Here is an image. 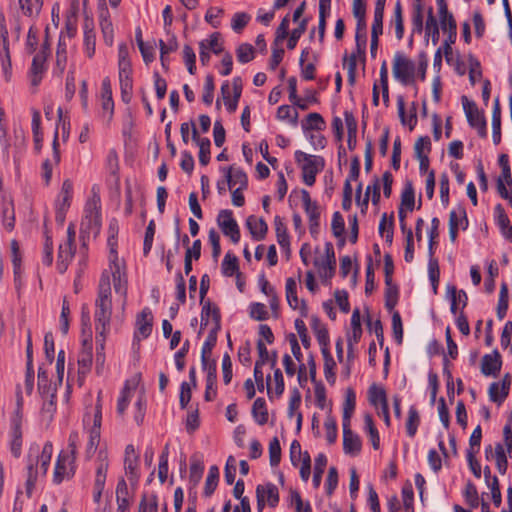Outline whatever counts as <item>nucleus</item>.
<instances>
[{"label": "nucleus", "mask_w": 512, "mask_h": 512, "mask_svg": "<svg viewBox=\"0 0 512 512\" xmlns=\"http://www.w3.org/2000/svg\"><path fill=\"white\" fill-rule=\"evenodd\" d=\"M111 286L118 296V303L115 310V319L122 322L125 319L127 296H128V274L124 258L119 257L114 243L110 241V251L107 256V266L102 271L98 297L96 299V309L94 317L99 320L103 326L111 320L112 299ZM102 329H105L103 327Z\"/></svg>", "instance_id": "nucleus-1"}, {"label": "nucleus", "mask_w": 512, "mask_h": 512, "mask_svg": "<svg viewBox=\"0 0 512 512\" xmlns=\"http://www.w3.org/2000/svg\"><path fill=\"white\" fill-rule=\"evenodd\" d=\"M53 454V445L46 442L42 448L30 447L28 456V482H34L39 476L47 473Z\"/></svg>", "instance_id": "nucleus-2"}, {"label": "nucleus", "mask_w": 512, "mask_h": 512, "mask_svg": "<svg viewBox=\"0 0 512 512\" xmlns=\"http://www.w3.org/2000/svg\"><path fill=\"white\" fill-rule=\"evenodd\" d=\"M295 162L301 170L302 181L307 186H313L316 176L324 169L325 160L322 156L305 153L297 150L294 154Z\"/></svg>", "instance_id": "nucleus-3"}, {"label": "nucleus", "mask_w": 512, "mask_h": 512, "mask_svg": "<svg viewBox=\"0 0 512 512\" xmlns=\"http://www.w3.org/2000/svg\"><path fill=\"white\" fill-rule=\"evenodd\" d=\"M101 423H102V411L101 407L98 405L93 415L87 414L83 419V425L86 433L88 434V442L86 446V454L87 457H92L93 454H97L98 450L101 448L100 439H101Z\"/></svg>", "instance_id": "nucleus-4"}, {"label": "nucleus", "mask_w": 512, "mask_h": 512, "mask_svg": "<svg viewBox=\"0 0 512 512\" xmlns=\"http://www.w3.org/2000/svg\"><path fill=\"white\" fill-rule=\"evenodd\" d=\"M95 482H94V500L99 501L105 488L107 471L109 468V454L105 446H102L94 460Z\"/></svg>", "instance_id": "nucleus-5"}, {"label": "nucleus", "mask_w": 512, "mask_h": 512, "mask_svg": "<svg viewBox=\"0 0 512 512\" xmlns=\"http://www.w3.org/2000/svg\"><path fill=\"white\" fill-rule=\"evenodd\" d=\"M393 77L402 85H409L414 81L415 63L402 52H396L393 57Z\"/></svg>", "instance_id": "nucleus-6"}, {"label": "nucleus", "mask_w": 512, "mask_h": 512, "mask_svg": "<svg viewBox=\"0 0 512 512\" xmlns=\"http://www.w3.org/2000/svg\"><path fill=\"white\" fill-rule=\"evenodd\" d=\"M207 291V288L204 287V278L201 282V298H204V295ZM220 313L219 309L216 305L211 303L209 300L203 301L202 300V311H201V328L200 332L204 330H210V329H220Z\"/></svg>", "instance_id": "nucleus-7"}, {"label": "nucleus", "mask_w": 512, "mask_h": 512, "mask_svg": "<svg viewBox=\"0 0 512 512\" xmlns=\"http://www.w3.org/2000/svg\"><path fill=\"white\" fill-rule=\"evenodd\" d=\"M301 281V271L298 270L296 277H289L285 282V295L290 308L299 311L301 316L308 315V307L304 300L298 298V288Z\"/></svg>", "instance_id": "nucleus-8"}, {"label": "nucleus", "mask_w": 512, "mask_h": 512, "mask_svg": "<svg viewBox=\"0 0 512 512\" xmlns=\"http://www.w3.org/2000/svg\"><path fill=\"white\" fill-rule=\"evenodd\" d=\"M110 321H107V325H105V329H102L103 324L95 318V330H96V344H97V352H96V360H95V372L97 375L102 376L106 373V357L104 353L105 348V340L106 336L110 331Z\"/></svg>", "instance_id": "nucleus-9"}, {"label": "nucleus", "mask_w": 512, "mask_h": 512, "mask_svg": "<svg viewBox=\"0 0 512 512\" xmlns=\"http://www.w3.org/2000/svg\"><path fill=\"white\" fill-rule=\"evenodd\" d=\"M73 182L65 179L55 200V219L59 224L65 221L66 213L73 199Z\"/></svg>", "instance_id": "nucleus-10"}, {"label": "nucleus", "mask_w": 512, "mask_h": 512, "mask_svg": "<svg viewBox=\"0 0 512 512\" xmlns=\"http://www.w3.org/2000/svg\"><path fill=\"white\" fill-rule=\"evenodd\" d=\"M0 63L3 77L10 81L12 77V64L9 50L8 30L3 14H0Z\"/></svg>", "instance_id": "nucleus-11"}, {"label": "nucleus", "mask_w": 512, "mask_h": 512, "mask_svg": "<svg viewBox=\"0 0 512 512\" xmlns=\"http://www.w3.org/2000/svg\"><path fill=\"white\" fill-rule=\"evenodd\" d=\"M76 456L71 453L60 452L53 472V482L55 484H60L64 480H68L73 477L76 465H75Z\"/></svg>", "instance_id": "nucleus-12"}, {"label": "nucleus", "mask_w": 512, "mask_h": 512, "mask_svg": "<svg viewBox=\"0 0 512 512\" xmlns=\"http://www.w3.org/2000/svg\"><path fill=\"white\" fill-rule=\"evenodd\" d=\"M242 79L234 77L231 84L225 81L221 86V95L224 105L229 113L236 111L238 102L242 94Z\"/></svg>", "instance_id": "nucleus-13"}, {"label": "nucleus", "mask_w": 512, "mask_h": 512, "mask_svg": "<svg viewBox=\"0 0 512 512\" xmlns=\"http://www.w3.org/2000/svg\"><path fill=\"white\" fill-rule=\"evenodd\" d=\"M314 266L323 281L329 280L333 276L335 269V256L332 248L326 246L325 249L315 257Z\"/></svg>", "instance_id": "nucleus-14"}, {"label": "nucleus", "mask_w": 512, "mask_h": 512, "mask_svg": "<svg viewBox=\"0 0 512 512\" xmlns=\"http://www.w3.org/2000/svg\"><path fill=\"white\" fill-rule=\"evenodd\" d=\"M84 213L83 225H87V228L94 233L98 232L101 226V204L100 197L96 193L86 202Z\"/></svg>", "instance_id": "nucleus-15"}, {"label": "nucleus", "mask_w": 512, "mask_h": 512, "mask_svg": "<svg viewBox=\"0 0 512 512\" xmlns=\"http://www.w3.org/2000/svg\"><path fill=\"white\" fill-rule=\"evenodd\" d=\"M153 328V314L150 308L145 307L137 314L135 320V331L133 335V342L139 343L148 338L152 333Z\"/></svg>", "instance_id": "nucleus-16"}, {"label": "nucleus", "mask_w": 512, "mask_h": 512, "mask_svg": "<svg viewBox=\"0 0 512 512\" xmlns=\"http://www.w3.org/2000/svg\"><path fill=\"white\" fill-rule=\"evenodd\" d=\"M217 224L233 243L237 244L240 241V229L231 210H221L217 216Z\"/></svg>", "instance_id": "nucleus-17"}, {"label": "nucleus", "mask_w": 512, "mask_h": 512, "mask_svg": "<svg viewBox=\"0 0 512 512\" xmlns=\"http://www.w3.org/2000/svg\"><path fill=\"white\" fill-rule=\"evenodd\" d=\"M463 109L470 126L477 130L479 136L486 137V120L484 115L480 113L476 105L464 97Z\"/></svg>", "instance_id": "nucleus-18"}, {"label": "nucleus", "mask_w": 512, "mask_h": 512, "mask_svg": "<svg viewBox=\"0 0 512 512\" xmlns=\"http://www.w3.org/2000/svg\"><path fill=\"white\" fill-rule=\"evenodd\" d=\"M276 360L273 359L271 361V370H273V375H268L266 377V389L268 397L273 400L274 398H279L285 390V383L282 371L279 368L275 367Z\"/></svg>", "instance_id": "nucleus-19"}, {"label": "nucleus", "mask_w": 512, "mask_h": 512, "mask_svg": "<svg viewBox=\"0 0 512 512\" xmlns=\"http://www.w3.org/2000/svg\"><path fill=\"white\" fill-rule=\"evenodd\" d=\"M303 208L309 220L310 232L316 233L320 224V208L316 201H313L306 190H301Z\"/></svg>", "instance_id": "nucleus-20"}, {"label": "nucleus", "mask_w": 512, "mask_h": 512, "mask_svg": "<svg viewBox=\"0 0 512 512\" xmlns=\"http://www.w3.org/2000/svg\"><path fill=\"white\" fill-rule=\"evenodd\" d=\"M343 429V451L350 457H356L362 450L360 436L352 431L351 424H342Z\"/></svg>", "instance_id": "nucleus-21"}, {"label": "nucleus", "mask_w": 512, "mask_h": 512, "mask_svg": "<svg viewBox=\"0 0 512 512\" xmlns=\"http://www.w3.org/2000/svg\"><path fill=\"white\" fill-rule=\"evenodd\" d=\"M199 48L200 61L206 65L210 60L211 53L219 54L223 49L220 35L218 33L211 34L199 43Z\"/></svg>", "instance_id": "nucleus-22"}, {"label": "nucleus", "mask_w": 512, "mask_h": 512, "mask_svg": "<svg viewBox=\"0 0 512 512\" xmlns=\"http://www.w3.org/2000/svg\"><path fill=\"white\" fill-rule=\"evenodd\" d=\"M125 476L131 485H136L140 476L139 460L134 447L129 445L125 450L124 459Z\"/></svg>", "instance_id": "nucleus-23"}, {"label": "nucleus", "mask_w": 512, "mask_h": 512, "mask_svg": "<svg viewBox=\"0 0 512 512\" xmlns=\"http://www.w3.org/2000/svg\"><path fill=\"white\" fill-rule=\"evenodd\" d=\"M139 381H140L139 377L135 376V377H132L131 379H128L125 382L124 387L122 388L120 395L118 397V400H117L116 409H117L118 415H120V416L124 415L127 407L130 404L131 399L133 398V396L136 392V389L139 385Z\"/></svg>", "instance_id": "nucleus-24"}, {"label": "nucleus", "mask_w": 512, "mask_h": 512, "mask_svg": "<svg viewBox=\"0 0 512 512\" xmlns=\"http://www.w3.org/2000/svg\"><path fill=\"white\" fill-rule=\"evenodd\" d=\"M485 455L487 460L493 459L495 461L496 468L500 474L504 475L506 473L509 455L507 454L505 444L496 443L494 451L491 445L487 446L485 448Z\"/></svg>", "instance_id": "nucleus-25"}, {"label": "nucleus", "mask_w": 512, "mask_h": 512, "mask_svg": "<svg viewBox=\"0 0 512 512\" xmlns=\"http://www.w3.org/2000/svg\"><path fill=\"white\" fill-rule=\"evenodd\" d=\"M84 348L78 355V374L81 377H85L91 370L93 356H92V344H91V332L87 333L86 338L83 340Z\"/></svg>", "instance_id": "nucleus-26"}, {"label": "nucleus", "mask_w": 512, "mask_h": 512, "mask_svg": "<svg viewBox=\"0 0 512 512\" xmlns=\"http://www.w3.org/2000/svg\"><path fill=\"white\" fill-rule=\"evenodd\" d=\"M257 502L275 507L279 502L277 487L272 483L258 485L256 488Z\"/></svg>", "instance_id": "nucleus-27"}, {"label": "nucleus", "mask_w": 512, "mask_h": 512, "mask_svg": "<svg viewBox=\"0 0 512 512\" xmlns=\"http://www.w3.org/2000/svg\"><path fill=\"white\" fill-rule=\"evenodd\" d=\"M52 147H53L52 158L46 159L42 163V167H41V176L46 184L50 183V180L52 177V170L55 166L58 165V163L60 161V153H59V149H58V130L56 131V133L53 137Z\"/></svg>", "instance_id": "nucleus-28"}, {"label": "nucleus", "mask_w": 512, "mask_h": 512, "mask_svg": "<svg viewBox=\"0 0 512 512\" xmlns=\"http://www.w3.org/2000/svg\"><path fill=\"white\" fill-rule=\"evenodd\" d=\"M222 171L226 177L229 189L247 187V175L244 173L243 170L239 168L229 167L223 168Z\"/></svg>", "instance_id": "nucleus-29"}, {"label": "nucleus", "mask_w": 512, "mask_h": 512, "mask_svg": "<svg viewBox=\"0 0 512 512\" xmlns=\"http://www.w3.org/2000/svg\"><path fill=\"white\" fill-rule=\"evenodd\" d=\"M310 325L318 341L320 350L322 351V349H330V337L326 326L316 316L311 317Z\"/></svg>", "instance_id": "nucleus-30"}, {"label": "nucleus", "mask_w": 512, "mask_h": 512, "mask_svg": "<svg viewBox=\"0 0 512 512\" xmlns=\"http://www.w3.org/2000/svg\"><path fill=\"white\" fill-rule=\"evenodd\" d=\"M246 226L255 241H261L266 237L268 225L262 218L251 215L246 220Z\"/></svg>", "instance_id": "nucleus-31"}, {"label": "nucleus", "mask_w": 512, "mask_h": 512, "mask_svg": "<svg viewBox=\"0 0 512 512\" xmlns=\"http://www.w3.org/2000/svg\"><path fill=\"white\" fill-rule=\"evenodd\" d=\"M510 378L506 375L501 382L492 383L489 387V398L496 403H502L509 393Z\"/></svg>", "instance_id": "nucleus-32"}, {"label": "nucleus", "mask_w": 512, "mask_h": 512, "mask_svg": "<svg viewBox=\"0 0 512 512\" xmlns=\"http://www.w3.org/2000/svg\"><path fill=\"white\" fill-rule=\"evenodd\" d=\"M447 296L451 303L450 310L454 315L467 305V294L463 290H457L455 286H447Z\"/></svg>", "instance_id": "nucleus-33"}, {"label": "nucleus", "mask_w": 512, "mask_h": 512, "mask_svg": "<svg viewBox=\"0 0 512 512\" xmlns=\"http://www.w3.org/2000/svg\"><path fill=\"white\" fill-rule=\"evenodd\" d=\"M101 106L103 112L111 118L114 111V102L112 98L111 81L109 78H104L101 84Z\"/></svg>", "instance_id": "nucleus-34"}, {"label": "nucleus", "mask_w": 512, "mask_h": 512, "mask_svg": "<svg viewBox=\"0 0 512 512\" xmlns=\"http://www.w3.org/2000/svg\"><path fill=\"white\" fill-rule=\"evenodd\" d=\"M501 357L498 352L486 354L482 358L481 372L485 376L496 375L501 369Z\"/></svg>", "instance_id": "nucleus-35"}, {"label": "nucleus", "mask_w": 512, "mask_h": 512, "mask_svg": "<svg viewBox=\"0 0 512 512\" xmlns=\"http://www.w3.org/2000/svg\"><path fill=\"white\" fill-rule=\"evenodd\" d=\"M21 420L17 416L13 419L10 433V450L15 457H19L22 448V432L20 429Z\"/></svg>", "instance_id": "nucleus-36"}, {"label": "nucleus", "mask_w": 512, "mask_h": 512, "mask_svg": "<svg viewBox=\"0 0 512 512\" xmlns=\"http://www.w3.org/2000/svg\"><path fill=\"white\" fill-rule=\"evenodd\" d=\"M120 89L123 98L129 97L132 91V65L118 66Z\"/></svg>", "instance_id": "nucleus-37"}, {"label": "nucleus", "mask_w": 512, "mask_h": 512, "mask_svg": "<svg viewBox=\"0 0 512 512\" xmlns=\"http://www.w3.org/2000/svg\"><path fill=\"white\" fill-rule=\"evenodd\" d=\"M192 138L199 147V162L207 165L210 160V140L208 138H200L197 135L196 127H192Z\"/></svg>", "instance_id": "nucleus-38"}, {"label": "nucleus", "mask_w": 512, "mask_h": 512, "mask_svg": "<svg viewBox=\"0 0 512 512\" xmlns=\"http://www.w3.org/2000/svg\"><path fill=\"white\" fill-rule=\"evenodd\" d=\"M321 354L323 356L324 364H323V371L324 376L330 384L335 383L336 379V362L330 352V349L325 350L322 349Z\"/></svg>", "instance_id": "nucleus-39"}, {"label": "nucleus", "mask_w": 512, "mask_h": 512, "mask_svg": "<svg viewBox=\"0 0 512 512\" xmlns=\"http://www.w3.org/2000/svg\"><path fill=\"white\" fill-rule=\"evenodd\" d=\"M439 18H440V26L443 32H452L457 31L456 22L452 16L447 10L446 4L441 1L439 3Z\"/></svg>", "instance_id": "nucleus-40"}, {"label": "nucleus", "mask_w": 512, "mask_h": 512, "mask_svg": "<svg viewBox=\"0 0 512 512\" xmlns=\"http://www.w3.org/2000/svg\"><path fill=\"white\" fill-rule=\"evenodd\" d=\"M363 431L368 436V438L372 444V447L375 450H378L380 448V436H379V432L374 424L373 418L370 414L364 415Z\"/></svg>", "instance_id": "nucleus-41"}, {"label": "nucleus", "mask_w": 512, "mask_h": 512, "mask_svg": "<svg viewBox=\"0 0 512 512\" xmlns=\"http://www.w3.org/2000/svg\"><path fill=\"white\" fill-rule=\"evenodd\" d=\"M356 406V394L353 389H347L343 403L342 424H351V418Z\"/></svg>", "instance_id": "nucleus-42"}, {"label": "nucleus", "mask_w": 512, "mask_h": 512, "mask_svg": "<svg viewBox=\"0 0 512 512\" xmlns=\"http://www.w3.org/2000/svg\"><path fill=\"white\" fill-rule=\"evenodd\" d=\"M368 397L371 405H373L377 410L388 406L386 392L380 386L372 385L369 388Z\"/></svg>", "instance_id": "nucleus-43"}, {"label": "nucleus", "mask_w": 512, "mask_h": 512, "mask_svg": "<svg viewBox=\"0 0 512 512\" xmlns=\"http://www.w3.org/2000/svg\"><path fill=\"white\" fill-rule=\"evenodd\" d=\"M0 221L8 231L14 228L15 213L11 202L5 201L0 204Z\"/></svg>", "instance_id": "nucleus-44"}, {"label": "nucleus", "mask_w": 512, "mask_h": 512, "mask_svg": "<svg viewBox=\"0 0 512 512\" xmlns=\"http://www.w3.org/2000/svg\"><path fill=\"white\" fill-rule=\"evenodd\" d=\"M74 255V244L65 242L60 244L58 253V269L63 272L66 270L68 263L72 260Z\"/></svg>", "instance_id": "nucleus-45"}, {"label": "nucleus", "mask_w": 512, "mask_h": 512, "mask_svg": "<svg viewBox=\"0 0 512 512\" xmlns=\"http://www.w3.org/2000/svg\"><path fill=\"white\" fill-rule=\"evenodd\" d=\"M274 224L277 242L279 246L281 247L282 250L289 252L290 239L285 224L283 223L279 216L275 217Z\"/></svg>", "instance_id": "nucleus-46"}, {"label": "nucleus", "mask_w": 512, "mask_h": 512, "mask_svg": "<svg viewBox=\"0 0 512 512\" xmlns=\"http://www.w3.org/2000/svg\"><path fill=\"white\" fill-rule=\"evenodd\" d=\"M325 121L319 113H310L302 122V131H322L325 129Z\"/></svg>", "instance_id": "nucleus-47"}, {"label": "nucleus", "mask_w": 512, "mask_h": 512, "mask_svg": "<svg viewBox=\"0 0 512 512\" xmlns=\"http://www.w3.org/2000/svg\"><path fill=\"white\" fill-rule=\"evenodd\" d=\"M449 227L466 230L468 227V219L466 216V211L462 207H458L457 209H453L450 212L449 216Z\"/></svg>", "instance_id": "nucleus-48"}, {"label": "nucleus", "mask_w": 512, "mask_h": 512, "mask_svg": "<svg viewBox=\"0 0 512 512\" xmlns=\"http://www.w3.org/2000/svg\"><path fill=\"white\" fill-rule=\"evenodd\" d=\"M397 108L402 125L412 130L417 124V117L413 111L409 113L405 112V102L402 96L397 98Z\"/></svg>", "instance_id": "nucleus-49"}, {"label": "nucleus", "mask_w": 512, "mask_h": 512, "mask_svg": "<svg viewBox=\"0 0 512 512\" xmlns=\"http://www.w3.org/2000/svg\"><path fill=\"white\" fill-rule=\"evenodd\" d=\"M492 137L494 144H499L501 141V111L499 107V100L495 99L492 112Z\"/></svg>", "instance_id": "nucleus-50"}, {"label": "nucleus", "mask_w": 512, "mask_h": 512, "mask_svg": "<svg viewBox=\"0 0 512 512\" xmlns=\"http://www.w3.org/2000/svg\"><path fill=\"white\" fill-rule=\"evenodd\" d=\"M415 206V194L412 185H407L401 195V204L399 211L409 214L413 211Z\"/></svg>", "instance_id": "nucleus-51"}, {"label": "nucleus", "mask_w": 512, "mask_h": 512, "mask_svg": "<svg viewBox=\"0 0 512 512\" xmlns=\"http://www.w3.org/2000/svg\"><path fill=\"white\" fill-rule=\"evenodd\" d=\"M100 27L103 34L104 42L108 46H112L114 42V28L113 23L108 15V12L101 14Z\"/></svg>", "instance_id": "nucleus-52"}, {"label": "nucleus", "mask_w": 512, "mask_h": 512, "mask_svg": "<svg viewBox=\"0 0 512 512\" xmlns=\"http://www.w3.org/2000/svg\"><path fill=\"white\" fill-rule=\"evenodd\" d=\"M496 221L501 230L502 235L512 241V225L507 215L504 213L500 205L496 207Z\"/></svg>", "instance_id": "nucleus-53"}, {"label": "nucleus", "mask_w": 512, "mask_h": 512, "mask_svg": "<svg viewBox=\"0 0 512 512\" xmlns=\"http://www.w3.org/2000/svg\"><path fill=\"white\" fill-rule=\"evenodd\" d=\"M252 416L256 423L264 425L268 421V412L263 398H257L252 406Z\"/></svg>", "instance_id": "nucleus-54"}, {"label": "nucleus", "mask_w": 512, "mask_h": 512, "mask_svg": "<svg viewBox=\"0 0 512 512\" xmlns=\"http://www.w3.org/2000/svg\"><path fill=\"white\" fill-rule=\"evenodd\" d=\"M327 465V457L323 453H319L314 460V473H313V486L314 488H319L322 475Z\"/></svg>", "instance_id": "nucleus-55"}, {"label": "nucleus", "mask_w": 512, "mask_h": 512, "mask_svg": "<svg viewBox=\"0 0 512 512\" xmlns=\"http://www.w3.org/2000/svg\"><path fill=\"white\" fill-rule=\"evenodd\" d=\"M220 329H210L208 331V335L202 345L201 349V357L203 363H206L211 356V352L213 347L216 345L217 342V333Z\"/></svg>", "instance_id": "nucleus-56"}, {"label": "nucleus", "mask_w": 512, "mask_h": 512, "mask_svg": "<svg viewBox=\"0 0 512 512\" xmlns=\"http://www.w3.org/2000/svg\"><path fill=\"white\" fill-rule=\"evenodd\" d=\"M11 249V258H12V264H13V272H14V279L15 283L18 285L20 284V278H21V254L19 251V246L17 241L13 240L10 244Z\"/></svg>", "instance_id": "nucleus-57"}, {"label": "nucleus", "mask_w": 512, "mask_h": 512, "mask_svg": "<svg viewBox=\"0 0 512 512\" xmlns=\"http://www.w3.org/2000/svg\"><path fill=\"white\" fill-rule=\"evenodd\" d=\"M158 497L154 493H145L138 506V512H158Z\"/></svg>", "instance_id": "nucleus-58"}, {"label": "nucleus", "mask_w": 512, "mask_h": 512, "mask_svg": "<svg viewBox=\"0 0 512 512\" xmlns=\"http://www.w3.org/2000/svg\"><path fill=\"white\" fill-rule=\"evenodd\" d=\"M116 499L118 503V509L121 512H124L129 504V490L127 483L124 479L119 480L117 483Z\"/></svg>", "instance_id": "nucleus-59"}, {"label": "nucleus", "mask_w": 512, "mask_h": 512, "mask_svg": "<svg viewBox=\"0 0 512 512\" xmlns=\"http://www.w3.org/2000/svg\"><path fill=\"white\" fill-rule=\"evenodd\" d=\"M276 117L280 121H285L293 126L298 123V113L289 105H281L277 109Z\"/></svg>", "instance_id": "nucleus-60"}, {"label": "nucleus", "mask_w": 512, "mask_h": 512, "mask_svg": "<svg viewBox=\"0 0 512 512\" xmlns=\"http://www.w3.org/2000/svg\"><path fill=\"white\" fill-rule=\"evenodd\" d=\"M31 127L36 149L39 150L42 146L43 133L41 130V115L40 112L37 110H32Z\"/></svg>", "instance_id": "nucleus-61"}, {"label": "nucleus", "mask_w": 512, "mask_h": 512, "mask_svg": "<svg viewBox=\"0 0 512 512\" xmlns=\"http://www.w3.org/2000/svg\"><path fill=\"white\" fill-rule=\"evenodd\" d=\"M482 439V430L478 425L472 432L469 439V449L467 450V459L475 458V455L480 450V444Z\"/></svg>", "instance_id": "nucleus-62"}, {"label": "nucleus", "mask_w": 512, "mask_h": 512, "mask_svg": "<svg viewBox=\"0 0 512 512\" xmlns=\"http://www.w3.org/2000/svg\"><path fill=\"white\" fill-rule=\"evenodd\" d=\"M23 14L27 16H36L41 11L42 0H18Z\"/></svg>", "instance_id": "nucleus-63"}, {"label": "nucleus", "mask_w": 512, "mask_h": 512, "mask_svg": "<svg viewBox=\"0 0 512 512\" xmlns=\"http://www.w3.org/2000/svg\"><path fill=\"white\" fill-rule=\"evenodd\" d=\"M251 16L246 12H236L231 18V28L235 33H241L250 22Z\"/></svg>", "instance_id": "nucleus-64"}]
</instances>
